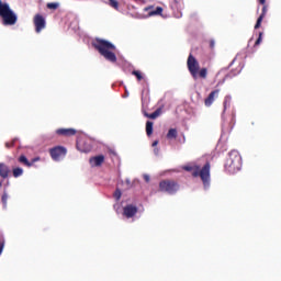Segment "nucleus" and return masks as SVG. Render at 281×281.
I'll return each mask as SVG.
<instances>
[{
    "mask_svg": "<svg viewBox=\"0 0 281 281\" xmlns=\"http://www.w3.org/2000/svg\"><path fill=\"white\" fill-rule=\"evenodd\" d=\"M92 47H94V49L99 52L100 56H103L105 60H109V63H117V56L115 55L116 47L113 45V43L97 37L92 42Z\"/></svg>",
    "mask_w": 281,
    "mask_h": 281,
    "instance_id": "1",
    "label": "nucleus"
},
{
    "mask_svg": "<svg viewBox=\"0 0 281 281\" xmlns=\"http://www.w3.org/2000/svg\"><path fill=\"white\" fill-rule=\"evenodd\" d=\"M187 67L193 80H199V78H201L202 80L207 79V68H201V65L199 64V60H196V57H194V55L190 54L188 56Z\"/></svg>",
    "mask_w": 281,
    "mask_h": 281,
    "instance_id": "2",
    "label": "nucleus"
},
{
    "mask_svg": "<svg viewBox=\"0 0 281 281\" xmlns=\"http://www.w3.org/2000/svg\"><path fill=\"white\" fill-rule=\"evenodd\" d=\"M224 168L229 175H236L243 168V157L238 150L233 149L228 153Z\"/></svg>",
    "mask_w": 281,
    "mask_h": 281,
    "instance_id": "3",
    "label": "nucleus"
},
{
    "mask_svg": "<svg viewBox=\"0 0 281 281\" xmlns=\"http://www.w3.org/2000/svg\"><path fill=\"white\" fill-rule=\"evenodd\" d=\"M210 162H206L202 169L199 166H183L182 169L187 172H192V177H200L204 188L210 186Z\"/></svg>",
    "mask_w": 281,
    "mask_h": 281,
    "instance_id": "4",
    "label": "nucleus"
},
{
    "mask_svg": "<svg viewBox=\"0 0 281 281\" xmlns=\"http://www.w3.org/2000/svg\"><path fill=\"white\" fill-rule=\"evenodd\" d=\"M0 16L2 19L3 25H16V21H19L16 13L12 11V9L10 8V4L2 2L1 0H0Z\"/></svg>",
    "mask_w": 281,
    "mask_h": 281,
    "instance_id": "5",
    "label": "nucleus"
},
{
    "mask_svg": "<svg viewBox=\"0 0 281 281\" xmlns=\"http://www.w3.org/2000/svg\"><path fill=\"white\" fill-rule=\"evenodd\" d=\"M179 188V182L172 179H165L159 182V192H165L166 194H177Z\"/></svg>",
    "mask_w": 281,
    "mask_h": 281,
    "instance_id": "6",
    "label": "nucleus"
},
{
    "mask_svg": "<svg viewBox=\"0 0 281 281\" xmlns=\"http://www.w3.org/2000/svg\"><path fill=\"white\" fill-rule=\"evenodd\" d=\"M49 155L53 161H60V159H65L67 156V148L63 146H56L49 149Z\"/></svg>",
    "mask_w": 281,
    "mask_h": 281,
    "instance_id": "7",
    "label": "nucleus"
},
{
    "mask_svg": "<svg viewBox=\"0 0 281 281\" xmlns=\"http://www.w3.org/2000/svg\"><path fill=\"white\" fill-rule=\"evenodd\" d=\"M234 126H236V113L232 112L227 119H224L222 124V131L224 133H232L234 131Z\"/></svg>",
    "mask_w": 281,
    "mask_h": 281,
    "instance_id": "8",
    "label": "nucleus"
},
{
    "mask_svg": "<svg viewBox=\"0 0 281 281\" xmlns=\"http://www.w3.org/2000/svg\"><path fill=\"white\" fill-rule=\"evenodd\" d=\"M34 25H35V32L37 34H41V32L45 30V18H43V15L41 14H36L34 16Z\"/></svg>",
    "mask_w": 281,
    "mask_h": 281,
    "instance_id": "9",
    "label": "nucleus"
},
{
    "mask_svg": "<svg viewBox=\"0 0 281 281\" xmlns=\"http://www.w3.org/2000/svg\"><path fill=\"white\" fill-rule=\"evenodd\" d=\"M137 212H138L137 206L133 204H127L126 206L123 207V215L125 218H133V216H135Z\"/></svg>",
    "mask_w": 281,
    "mask_h": 281,
    "instance_id": "10",
    "label": "nucleus"
},
{
    "mask_svg": "<svg viewBox=\"0 0 281 281\" xmlns=\"http://www.w3.org/2000/svg\"><path fill=\"white\" fill-rule=\"evenodd\" d=\"M104 155L93 156L89 159V164L92 168H100L104 164Z\"/></svg>",
    "mask_w": 281,
    "mask_h": 281,
    "instance_id": "11",
    "label": "nucleus"
},
{
    "mask_svg": "<svg viewBox=\"0 0 281 281\" xmlns=\"http://www.w3.org/2000/svg\"><path fill=\"white\" fill-rule=\"evenodd\" d=\"M218 93H221V90H213L207 98L204 100V104L205 106H212V104H214V101L216 100V98H218Z\"/></svg>",
    "mask_w": 281,
    "mask_h": 281,
    "instance_id": "12",
    "label": "nucleus"
},
{
    "mask_svg": "<svg viewBox=\"0 0 281 281\" xmlns=\"http://www.w3.org/2000/svg\"><path fill=\"white\" fill-rule=\"evenodd\" d=\"M77 131L75 128H58L56 130V134L60 135L61 137H74Z\"/></svg>",
    "mask_w": 281,
    "mask_h": 281,
    "instance_id": "13",
    "label": "nucleus"
},
{
    "mask_svg": "<svg viewBox=\"0 0 281 281\" xmlns=\"http://www.w3.org/2000/svg\"><path fill=\"white\" fill-rule=\"evenodd\" d=\"M0 177L1 179H8L10 177V167L5 162H0Z\"/></svg>",
    "mask_w": 281,
    "mask_h": 281,
    "instance_id": "14",
    "label": "nucleus"
},
{
    "mask_svg": "<svg viewBox=\"0 0 281 281\" xmlns=\"http://www.w3.org/2000/svg\"><path fill=\"white\" fill-rule=\"evenodd\" d=\"M145 12H149V16H157L164 12V8L157 7L156 10H153V5H150L145 8Z\"/></svg>",
    "mask_w": 281,
    "mask_h": 281,
    "instance_id": "15",
    "label": "nucleus"
},
{
    "mask_svg": "<svg viewBox=\"0 0 281 281\" xmlns=\"http://www.w3.org/2000/svg\"><path fill=\"white\" fill-rule=\"evenodd\" d=\"M161 115V108H158L155 112L151 114H148L147 112H144V116L148 117L149 120H157Z\"/></svg>",
    "mask_w": 281,
    "mask_h": 281,
    "instance_id": "16",
    "label": "nucleus"
},
{
    "mask_svg": "<svg viewBox=\"0 0 281 281\" xmlns=\"http://www.w3.org/2000/svg\"><path fill=\"white\" fill-rule=\"evenodd\" d=\"M18 161H19L20 164H22L23 166H26V168H32V166H33V162H31V161L27 159V157H25L24 155L20 156V157L18 158Z\"/></svg>",
    "mask_w": 281,
    "mask_h": 281,
    "instance_id": "17",
    "label": "nucleus"
},
{
    "mask_svg": "<svg viewBox=\"0 0 281 281\" xmlns=\"http://www.w3.org/2000/svg\"><path fill=\"white\" fill-rule=\"evenodd\" d=\"M223 106H224L223 115H225V111H227V108L232 106V97L231 95H226L224 98Z\"/></svg>",
    "mask_w": 281,
    "mask_h": 281,
    "instance_id": "18",
    "label": "nucleus"
},
{
    "mask_svg": "<svg viewBox=\"0 0 281 281\" xmlns=\"http://www.w3.org/2000/svg\"><path fill=\"white\" fill-rule=\"evenodd\" d=\"M12 175H13L14 179H19V177H23V168H21V167L13 168Z\"/></svg>",
    "mask_w": 281,
    "mask_h": 281,
    "instance_id": "19",
    "label": "nucleus"
},
{
    "mask_svg": "<svg viewBox=\"0 0 281 281\" xmlns=\"http://www.w3.org/2000/svg\"><path fill=\"white\" fill-rule=\"evenodd\" d=\"M177 128H170L167 133V139H177Z\"/></svg>",
    "mask_w": 281,
    "mask_h": 281,
    "instance_id": "20",
    "label": "nucleus"
},
{
    "mask_svg": "<svg viewBox=\"0 0 281 281\" xmlns=\"http://www.w3.org/2000/svg\"><path fill=\"white\" fill-rule=\"evenodd\" d=\"M153 122L151 121H147L146 122V135L147 137H150V135H153Z\"/></svg>",
    "mask_w": 281,
    "mask_h": 281,
    "instance_id": "21",
    "label": "nucleus"
},
{
    "mask_svg": "<svg viewBox=\"0 0 281 281\" xmlns=\"http://www.w3.org/2000/svg\"><path fill=\"white\" fill-rule=\"evenodd\" d=\"M109 5L114 10H120V2L117 0H109Z\"/></svg>",
    "mask_w": 281,
    "mask_h": 281,
    "instance_id": "22",
    "label": "nucleus"
},
{
    "mask_svg": "<svg viewBox=\"0 0 281 281\" xmlns=\"http://www.w3.org/2000/svg\"><path fill=\"white\" fill-rule=\"evenodd\" d=\"M59 3L58 2H48L47 4H46V8L48 9V10H58V8H59Z\"/></svg>",
    "mask_w": 281,
    "mask_h": 281,
    "instance_id": "23",
    "label": "nucleus"
},
{
    "mask_svg": "<svg viewBox=\"0 0 281 281\" xmlns=\"http://www.w3.org/2000/svg\"><path fill=\"white\" fill-rule=\"evenodd\" d=\"M132 76H135L138 81L144 80V76H142V72L139 70H133Z\"/></svg>",
    "mask_w": 281,
    "mask_h": 281,
    "instance_id": "24",
    "label": "nucleus"
},
{
    "mask_svg": "<svg viewBox=\"0 0 281 281\" xmlns=\"http://www.w3.org/2000/svg\"><path fill=\"white\" fill-rule=\"evenodd\" d=\"M113 196L116 201H120V199H122V191L120 189H116Z\"/></svg>",
    "mask_w": 281,
    "mask_h": 281,
    "instance_id": "25",
    "label": "nucleus"
},
{
    "mask_svg": "<svg viewBox=\"0 0 281 281\" xmlns=\"http://www.w3.org/2000/svg\"><path fill=\"white\" fill-rule=\"evenodd\" d=\"M3 247H5V240L3 239V236L0 235V256L3 254Z\"/></svg>",
    "mask_w": 281,
    "mask_h": 281,
    "instance_id": "26",
    "label": "nucleus"
},
{
    "mask_svg": "<svg viewBox=\"0 0 281 281\" xmlns=\"http://www.w3.org/2000/svg\"><path fill=\"white\" fill-rule=\"evenodd\" d=\"M2 205L3 207H8V193L2 194Z\"/></svg>",
    "mask_w": 281,
    "mask_h": 281,
    "instance_id": "27",
    "label": "nucleus"
},
{
    "mask_svg": "<svg viewBox=\"0 0 281 281\" xmlns=\"http://www.w3.org/2000/svg\"><path fill=\"white\" fill-rule=\"evenodd\" d=\"M262 19H265V18L259 16V18L257 19V22H256V24H255V30L260 29V25H262Z\"/></svg>",
    "mask_w": 281,
    "mask_h": 281,
    "instance_id": "28",
    "label": "nucleus"
},
{
    "mask_svg": "<svg viewBox=\"0 0 281 281\" xmlns=\"http://www.w3.org/2000/svg\"><path fill=\"white\" fill-rule=\"evenodd\" d=\"M267 4H263L262 10H261V14L259 16H261V19H265V16H267Z\"/></svg>",
    "mask_w": 281,
    "mask_h": 281,
    "instance_id": "29",
    "label": "nucleus"
},
{
    "mask_svg": "<svg viewBox=\"0 0 281 281\" xmlns=\"http://www.w3.org/2000/svg\"><path fill=\"white\" fill-rule=\"evenodd\" d=\"M260 43H262V32L259 33V37L255 42V47H258V45H260Z\"/></svg>",
    "mask_w": 281,
    "mask_h": 281,
    "instance_id": "30",
    "label": "nucleus"
},
{
    "mask_svg": "<svg viewBox=\"0 0 281 281\" xmlns=\"http://www.w3.org/2000/svg\"><path fill=\"white\" fill-rule=\"evenodd\" d=\"M15 143H16V138L12 139L10 143H5V148H13Z\"/></svg>",
    "mask_w": 281,
    "mask_h": 281,
    "instance_id": "31",
    "label": "nucleus"
},
{
    "mask_svg": "<svg viewBox=\"0 0 281 281\" xmlns=\"http://www.w3.org/2000/svg\"><path fill=\"white\" fill-rule=\"evenodd\" d=\"M143 179H144V181H146V183L150 182V176H148V175H144Z\"/></svg>",
    "mask_w": 281,
    "mask_h": 281,
    "instance_id": "32",
    "label": "nucleus"
},
{
    "mask_svg": "<svg viewBox=\"0 0 281 281\" xmlns=\"http://www.w3.org/2000/svg\"><path fill=\"white\" fill-rule=\"evenodd\" d=\"M36 161H41V158H40V157L33 158L32 161H31V164L34 165V164H36Z\"/></svg>",
    "mask_w": 281,
    "mask_h": 281,
    "instance_id": "33",
    "label": "nucleus"
},
{
    "mask_svg": "<svg viewBox=\"0 0 281 281\" xmlns=\"http://www.w3.org/2000/svg\"><path fill=\"white\" fill-rule=\"evenodd\" d=\"M214 45H215L214 40H211V41H210V47H211V49H214Z\"/></svg>",
    "mask_w": 281,
    "mask_h": 281,
    "instance_id": "34",
    "label": "nucleus"
},
{
    "mask_svg": "<svg viewBox=\"0 0 281 281\" xmlns=\"http://www.w3.org/2000/svg\"><path fill=\"white\" fill-rule=\"evenodd\" d=\"M158 144H159V140H154L151 146L155 147V146H158Z\"/></svg>",
    "mask_w": 281,
    "mask_h": 281,
    "instance_id": "35",
    "label": "nucleus"
},
{
    "mask_svg": "<svg viewBox=\"0 0 281 281\" xmlns=\"http://www.w3.org/2000/svg\"><path fill=\"white\" fill-rule=\"evenodd\" d=\"M259 3H260L261 5H266L267 0H259Z\"/></svg>",
    "mask_w": 281,
    "mask_h": 281,
    "instance_id": "36",
    "label": "nucleus"
},
{
    "mask_svg": "<svg viewBox=\"0 0 281 281\" xmlns=\"http://www.w3.org/2000/svg\"><path fill=\"white\" fill-rule=\"evenodd\" d=\"M155 155H159V149L154 150Z\"/></svg>",
    "mask_w": 281,
    "mask_h": 281,
    "instance_id": "37",
    "label": "nucleus"
},
{
    "mask_svg": "<svg viewBox=\"0 0 281 281\" xmlns=\"http://www.w3.org/2000/svg\"><path fill=\"white\" fill-rule=\"evenodd\" d=\"M2 186H3V182L0 181V188H2Z\"/></svg>",
    "mask_w": 281,
    "mask_h": 281,
    "instance_id": "38",
    "label": "nucleus"
}]
</instances>
